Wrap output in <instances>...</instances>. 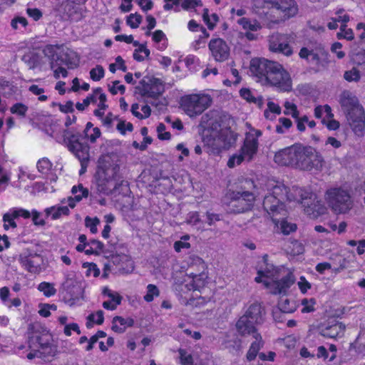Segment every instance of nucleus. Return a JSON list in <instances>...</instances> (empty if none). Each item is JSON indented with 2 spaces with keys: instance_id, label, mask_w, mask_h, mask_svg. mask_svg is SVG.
<instances>
[{
  "instance_id": "obj_1",
  "label": "nucleus",
  "mask_w": 365,
  "mask_h": 365,
  "mask_svg": "<svg viewBox=\"0 0 365 365\" xmlns=\"http://www.w3.org/2000/svg\"><path fill=\"white\" fill-rule=\"evenodd\" d=\"M265 314V308L262 304L255 302L245 309L235 324V328L239 336H252L255 339L246 354V359L249 361L255 359L257 354L262 361H273L274 360L276 354L274 351H269L267 355L262 352L259 353L264 346V341L258 331L257 327L263 324Z\"/></svg>"
},
{
  "instance_id": "obj_2",
  "label": "nucleus",
  "mask_w": 365,
  "mask_h": 365,
  "mask_svg": "<svg viewBox=\"0 0 365 365\" xmlns=\"http://www.w3.org/2000/svg\"><path fill=\"white\" fill-rule=\"evenodd\" d=\"M250 72L264 84H270L283 91H289L292 88L289 73L276 61L254 58L250 62Z\"/></svg>"
},
{
  "instance_id": "obj_3",
  "label": "nucleus",
  "mask_w": 365,
  "mask_h": 365,
  "mask_svg": "<svg viewBox=\"0 0 365 365\" xmlns=\"http://www.w3.org/2000/svg\"><path fill=\"white\" fill-rule=\"evenodd\" d=\"M200 125L216 133L210 144L214 154L219 155L228 148V116L221 110L213 109L203 115Z\"/></svg>"
},
{
  "instance_id": "obj_4",
  "label": "nucleus",
  "mask_w": 365,
  "mask_h": 365,
  "mask_svg": "<svg viewBox=\"0 0 365 365\" xmlns=\"http://www.w3.org/2000/svg\"><path fill=\"white\" fill-rule=\"evenodd\" d=\"M340 104L354 133L361 135L365 127V113L357 98L350 91H344L340 96Z\"/></svg>"
},
{
  "instance_id": "obj_5",
  "label": "nucleus",
  "mask_w": 365,
  "mask_h": 365,
  "mask_svg": "<svg viewBox=\"0 0 365 365\" xmlns=\"http://www.w3.org/2000/svg\"><path fill=\"white\" fill-rule=\"evenodd\" d=\"M53 336L45 328L30 326L28 329V346L30 349H38L45 356H54L56 346L53 344Z\"/></svg>"
},
{
  "instance_id": "obj_6",
  "label": "nucleus",
  "mask_w": 365,
  "mask_h": 365,
  "mask_svg": "<svg viewBox=\"0 0 365 365\" xmlns=\"http://www.w3.org/2000/svg\"><path fill=\"white\" fill-rule=\"evenodd\" d=\"M81 139L82 135L78 132L64 131L63 142L68 150L80 161L81 166L80 173L85 172L90 160V147L87 143H82Z\"/></svg>"
},
{
  "instance_id": "obj_7",
  "label": "nucleus",
  "mask_w": 365,
  "mask_h": 365,
  "mask_svg": "<svg viewBox=\"0 0 365 365\" xmlns=\"http://www.w3.org/2000/svg\"><path fill=\"white\" fill-rule=\"evenodd\" d=\"M324 158L313 147L297 144L295 168L302 170H319L324 165Z\"/></svg>"
},
{
  "instance_id": "obj_8",
  "label": "nucleus",
  "mask_w": 365,
  "mask_h": 365,
  "mask_svg": "<svg viewBox=\"0 0 365 365\" xmlns=\"http://www.w3.org/2000/svg\"><path fill=\"white\" fill-rule=\"evenodd\" d=\"M212 103V98L208 94L192 93L185 95L180 98V106L190 118L202 114Z\"/></svg>"
},
{
  "instance_id": "obj_9",
  "label": "nucleus",
  "mask_w": 365,
  "mask_h": 365,
  "mask_svg": "<svg viewBox=\"0 0 365 365\" xmlns=\"http://www.w3.org/2000/svg\"><path fill=\"white\" fill-rule=\"evenodd\" d=\"M255 6L257 8H267L272 11H276L280 16V19L271 20L275 24L294 16L298 11L294 0H255Z\"/></svg>"
},
{
  "instance_id": "obj_10",
  "label": "nucleus",
  "mask_w": 365,
  "mask_h": 365,
  "mask_svg": "<svg viewBox=\"0 0 365 365\" xmlns=\"http://www.w3.org/2000/svg\"><path fill=\"white\" fill-rule=\"evenodd\" d=\"M256 138L247 134L245 139L244 144L241 147L238 154L230 157V168L240 165L244 160L251 161L258 150L257 138L262 135V131L255 130Z\"/></svg>"
},
{
  "instance_id": "obj_11",
  "label": "nucleus",
  "mask_w": 365,
  "mask_h": 365,
  "mask_svg": "<svg viewBox=\"0 0 365 365\" xmlns=\"http://www.w3.org/2000/svg\"><path fill=\"white\" fill-rule=\"evenodd\" d=\"M119 167L118 165L109 166L102 168L96 173V184L98 190L108 194L112 190H118Z\"/></svg>"
},
{
  "instance_id": "obj_12",
  "label": "nucleus",
  "mask_w": 365,
  "mask_h": 365,
  "mask_svg": "<svg viewBox=\"0 0 365 365\" xmlns=\"http://www.w3.org/2000/svg\"><path fill=\"white\" fill-rule=\"evenodd\" d=\"M325 197L329 206L336 212L345 213L351 207L350 195L341 188L328 190Z\"/></svg>"
},
{
  "instance_id": "obj_13",
  "label": "nucleus",
  "mask_w": 365,
  "mask_h": 365,
  "mask_svg": "<svg viewBox=\"0 0 365 365\" xmlns=\"http://www.w3.org/2000/svg\"><path fill=\"white\" fill-rule=\"evenodd\" d=\"M135 91L142 97L158 98L164 91L163 85L160 79L144 76L135 87Z\"/></svg>"
},
{
  "instance_id": "obj_14",
  "label": "nucleus",
  "mask_w": 365,
  "mask_h": 365,
  "mask_svg": "<svg viewBox=\"0 0 365 365\" xmlns=\"http://www.w3.org/2000/svg\"><path fill=\"white\" fill-rule=\"evenodd\" d=\"M254 200L255 197L251 192L230 193V213L236 214L250 210Z\"/></svg>"
},
{
  "instance_id": "obj_15",
  "label": "nucleus",
  "mask_w": 365,
  "mask_h": 365,
  "mask_svg": "<svg viewBox=\"0 0 365 365\" xmlns=\"http://www.w3.org/2000/svg\"><path fill=\"white\" fill-rule=\"evenodd\" d=\"M346 326L336 318H329L317 327L319 334L326 338H341L344 335Z\"/></svg>"
},
{
  "instance_id": "obj_16",
  "label": "nucleus",
  "mask_w": 365,
  "mask_h": 365,
  "mask_svg": "<svg viewBox=\"0 0 365 365\" xmlns=\"http://www.w3.org/2000/svg\"><path fill=\"white\" fill-rule=\"evenodd\" d=\"M18 261L21 267L28 272L38 274L41 271V256L29 250H24L19 254Z\"/></svg>"
},
{
  "instance_id": "obj_17",
  "label": "nucleus",
  "mask_w": 365,
  "mask_h": 365,
  "mask_svg": "<svg viewBox=\"0 0 365 365\" xmlns=\"http://www.w3.org/2000/svg\"><path fill=\"white\" fill-rule=\"evenodd\" d=\"M269 46L272 52L282 53L287 56L292 54L287 35L279 33L272 34L269 38Z\"/></svg>"
},
{
  "instance_id": "obj_18",
  "label": "nucleus",
  "mask_w": 365,
  "mask_h": 365,
  "mask_svg": "<svg viewBox=\"0 0 365 365\" xmlns=\"http://www.w3.org/2000/svg\"><path fill=\"white\" fill-rule=\"evenodd\" d=\"M263 207L269 215H272V220L276 225H278L279 222V217L277 216L279 214L284 215L286 212L284 204L274 196L269 195H266L264 198Z\"/></svg>"
},
{
  "instance_id": "obj_19",
  "label": "nucleus",
  "mask_w": 365,
  "mask_h": 365,
  "mask_svg": "<svg viewBox=\"0 0 365 365\" xmlns=\"http://www.w3.org/2000/svg\"><path fill=\"white\" fill-rule=\"evenodd\" d=\"M301 203L304 208V212L313 217H317L326 212L324 204L322 201L317 200L315 195L310 194L309 196L302 197Z\"/></svg>"
},
{
  "instance_id": "obj_20",
  "label": "nucleus",
  "mask_w": 365,
  "mask_h": 365,
  "mask_svg": "<svg viewBox=\"0 0 365 365\" xmlns=\"http://www.w3.org/2000/svg\"><path fill=\"white\" fill-rule=\"evenodd\" d=\"M212 56L216 61L222 62L228 58V45L222 38H212L208 43Z\"/></svg>"
},
{
  "instance_id": "obj_21",
  "label": "nucleus",
  "mask_w": 365,
  "mask_h": 365,
  "mask_svg": "<svg viewBox=\"0 0 365 365\" xmlns=\"http://www.w3.org/2000/svg\"><path fill=\"white\" fill-rule=\"evenodd\" d=\"M297 144L282 149L274 155V162L280 165L292 166L295 168Z\"/></svg>"
},
{
  "instance_id": "obj_22",
  "label": "nucleus",
  "mask_w": 365,
  "mask_h": 365,
  "mask_svg": "<svg viewBox=\"0 0 365 365\" xmlns=\"http://www.w3.org/2000/svg\"><path fill=\"white\" fill-rule=\"evenodd\" d=\"M295 277L292 272L288 273L280 280L274 282V294L286 293L287 290L294 283Z\"/></svg>"
},
{
  "instance_id": "obj_23",
  "label": "nucleus",
  "mask_w": 365,
  "mask_h": 365,
  "mask_svg": "<svg viewBox=\"0 0 365 365\" xmlns=\"http://www.w3.org/2000/svg\"><path fill=\"white\" fill-rule=\"evenodd\" d=\"M134 324V320L130 318H123L120 316H115L112 320L111 329L118 334L125 332L127 328L133 327Z\"/></svg>"
},
{
  "instance_id": "obj_24",
  "label": "nucleus",
  "mask_w": 365,
  "mask_h": 365,
  "mask_svg": "<svg viewBox=\"0 0 365 365\" xmlns=\"http://www.w3.org/2000/svg\"><path fill=\"white\" fill-rule=\"evenodd\" d=\"M63 58L57 57L56 61H60L63 63L69 69H74L79 66L80 58L76 52L68 48L63 53Z\"/></svg>"
},
{
  "instance_id": "obj_25",
  "label": "nucleus",
  "mask_w": 365,
  "mask_h": 365,
  "mask_svg": "<svg viewBox=\"0 0 365 365\" xmlns=\"http://www.w3.org/2000/svg\"><path fill=\"white\" fill-rule=\"evenodd\" d=\"M78 191L81 192V195H75L74 197H68V207L73 209L77 202H79L82 200L83 197H87L88 196V189L83 187L81 184L78 185H74L71 188V192L73 194H76Z\"/></svg>"
},
{
  "instance_id": "obj_26",
  "label": "nucleus",
  "mask_w": 365,
  "mask_h": 365,
  "mask_svg": "<svg viewBox=\"0 0 365 365\" xmlns=\"http://www.w3.org/2000/svg\"><path fill=\"white\" fill-rule=\"evenodd\" d=\"M189 277H192V280L186 284L187 289L201 292V289L205 287L207 283L206 277H204V274H195L190 273Z\"/></svg>"
},
{
  "instance_id": "obj_27",
  "label": "nucleus",
  "mask_w": 365,
  "mask_h": 365,
  "mask_svg": "<svg viewBox=\"0 0 365 365\" xmlns=\"http://www.w3.org/2000/svg\"><path fill=\"white\" fill-rule=\"evenodd\" d=\"M317 52L319 51H313L312 47L307 46L300 49L299 56L301 58L306 59L308 62L318 65L320 63L322 56Z\"/></svg>"
},
{
  "instance_id": "obj_28",
  "label": "nucleus",
  "mask_w": 365,
  "mask_h": 365,
  "mask_svg": "<svg viewBox=\"0 0 365 365\" xmlns=\"http://www.w3.org/2000/svg\"><path fill=\"white\" fill-rule=\"evenodd\" d=\"M46 212L50 215L52 220L59 219L62 215L68 216L70 215V210L68 206L51 207L46 208Z\"/></svg>"
},
{
  "instance_id": "obj_29",
  "label": "nucleus",
  "mask_w": 365,
  "mask_h": 365,
  "mask_svg": "<svg viewBox=\"0 0 365 365\" xmlns=\"http://www.w3.org/2000/svg\"><path fill=\"white\" fill-rule=\"evenodd\" d=\"M297 304L294 300L282 297L278 302V308L281 312L292 313L297 309Z\"/></svg>"
},
{
  "instance_id": "obj_30",
  "label": "nucleus",
  "mask_w": 365,
  "mask_h": 365,
  "mask_svg": "<svg viewBox=\"0 0 365 365\" xmlns=\"http://www.w3.org/2000/svg\"><path fill=\"white\" fill-rule=\"evenodd\" d=\"M288 192L289 188L284 185H276L273 187L272 193L269 195L274 196L284 204L286 200H290Z\"/></svg>"
},
{
  "instance_id": "obj_31",
  "label": "nucleus",
  "mask_w": 365,
  "mask_h": 365,
  "mask_svg": "<svg viewBox=\"0 0 365 365\" xmlns=\"http://www.w3.org/2000/svg\"><path fill=\"white\" fill-rule=\"evenodd\" d=\"M202 19L207 28L210 30H213L219 21V16L215 13L210 16L208 9L205 8L203 9Z\"/></svg>"
},
{
  "instance_id": "obj_32",
  "label": "nucleus",
  "mask_w": 365,
  "mask_h": 365,
  "mask_svg": "<svg viewBox=\"0 0 365 365\" xmlns=\"http://www.w3.org/2000/svg\"><path fill=\"white\" fill-rule=\"evenodd\" d=\"M62 46H63L62 44L61 45L47 44L45 46V47L43 49V53H44V55L46 56H47L49 59L51 60V69L54 68L55 63H54L53 61H54V57L56 54V50L61 48Z\"/></svg>"
},
{
  "instance_id": "obj_33",
  "label": "nucleus",
  "mask_w": 365,
  "mask_h": 365,
  "mask_svg": "<svg viewBox=\"0 0 365 365\" xmlns=\"http://www.w3.org/2000/svg\"><path fill=\"white\" fill-rule=\"evenodd\" d=\"M89 248L85 250L86 255H99L103 251L104 244L98 240H91L88 242Z\"/></svg>"
},
{
  "instance_id": "obj_34",
  "label": "nucleus",
  "mask_w": 365,
  "mask_h": 365,
  "mask_svg": "<svg viewBox=\"0 0 365 365\" xmlns=\"http://www.w3.org/2000/svg\"><path fill=\"white\" fill-rule=\"evenodd\" d=\"M104 322V313L102 310H98L96 314L91 313L87 317L86 327L91 328L93 324L101 325Z\"/></svg>"
},
{
  "instance_id": "obj_35",
  "label": "nucleus",
  "mask_w": 365,
  "mask_h": 365,
  "mask_svg": "<svg viewBox=\"0 0 365 365\" xmlns=\"http://www.w3.org/2000/svg\"><path fill=\"white\" fill-rule=\"evenodd\" d=\"M98 98L99 100L98 108L93 110V115L97 118H102L104 115V111L108 107V106L106 104L107 97L106 95L104 93H100Z\"/></svg>"
},
{
  "instance_id": "obj_36",
  "label": "nucleus",
  "mask_w": 365,
  "mask_h": 365,
  "mask_svg": "<svg viewBox=\"0 0 365 365\" xmlns=\"http://www.w3.org/2000/svg\"><path fill=\"white\" fill-rule=\"evenodd\" d=\"M150 53V50L146 46L140 44L138 48H136L133 52V58L138 62H141L144 61L145 58H148Z\"/></svg>"
},
{
  "instance_id": "obj_37",
  "label": "nucleus",
  "mask_w": 365,
  "mask_h": 365,
  "mask_svg": "<svg viewBox=\"0 0 365 365\" xmlns=\"http://www.w3.org/2000/svg\"><path fill=\"white\" fill-rule=\"evenodd\" d=\"M38 289L43 292L44 296L50 297L56 294V289L53 284L50 282H42L38 286Z\"/></svg>"
},
{
  "instance_id": "obj_38",
  "label": "nucleus",
  "mask_w": 365,
  "mask_h": 365,
  "mask_svg": "<svg viewBox=\"0 0 365 365\" xmlns=\"http://www.w3.org/2000/svg\"><path fill=\"white\" fill-rule=\"evenodd\" d=\"M160 295V290L158 287L153 284H149L147 286V292L143 297L144 300L146 302H151L153 301L155 297Z\"/></svg>"
},
{
  "instance_id": "obj_39",
  "label": "nucleus",
  "mask_w": 365,
  "mask_h": 365,
  "mask_svg": "<svg viewBox=\"0 0 365 365\" xmlns=\"http://www.w3.org/2000/svg\"><path fill=\"white\" fill-rule=\"evenodd\" d=\"M37 169L42 174H48L52 169V163L46 158H43L37 162Z\"/></svg>"
},
{
  "instance_id": "obj_40",
  "label": "nucleus",
  "mask_w": 365,
  "mask_h": 365,
  "mask_svg": "<svg viewBox=\"0 0 365 365\" xmlns=\"http://www.w3.org/2000/svg\"><path fill=\"white\" fill-rule=\"evenodd\" d=\"M190 240L189 235H185L181 237L180 240L176 241L174 242V250L176 252H180L182 249H189L191 245L190 243L187 242Z\"/></svg>"
},
{
  "instance_id": "obj_41",
  "label": "nucleus",
  "mask_w": 365,
  "mask_h": 365,
  "mask_svg": "<svg viewBox=\"0 0 365 365\" xmlns=\"http://www.w3.org/2000/svg\"><path fill=\"white\" fill-rule=\"evenodd\" d=\"M142 16L138 13L130 14L127 16L126 24L131 29H137L142 22Z\"/></svg>"
},
{
  "instance_id": "obj_42",
  "label": "nucleus",
  "mask_w": 365,
  "mask_h": 365,
  "mask_svg": "<svg viewBox=\"0 0 365 365\" xmlns=\"http://www.w3.org/2000/svg\"><path fill=\"white\" fill-rule=\"evenodd\" d=\"M118 121L116 129L122 135H125L127 131L132 132L133 130V125L131 123L126 122L119 118Z\"/></svg>"
},
{
  "instance_id": "obj_43",
  "label": "nucleus",
  "mask_w": 365,
  "mask_h": 365,
  "mask_svg": "<svg viewBox=\"0 0 365 365\" xmlns=\"http://www.w3.org/2000/svg\"><path fill=\"white\" fill-rule=\"evenodd\" d=\"M105 76V70L101 65H97L90 71V77L93 81H101Z\"/></svg>"
},
{
  "instance_id": "obj_44",
  "label": "nucleus",
  "mask_w": 365,
  "mask_h": 365,
  "mask_svg": "<svg viewBox=\"0 0 365 365\" xmlns=\"http://www.w3.org/2000/svg\"><path fill=\"white\" fill-rule=\"evenodd\" d=\"M279 225L282 232L284 235H289L291 232H294L297 229L296 224L289 223L287 221L281 218H279V222L277 226Z\"/></svg>"
},
{
  "instance_id": "obj_45",
  "label": "nucleus",
  "mask_w": 365,
  "mask_h": 365,
  "mask_svg": "<svg viewBox=\"0 0 365 365\" xmlns=\"http://www.w3.org/2000/svg\"><path fill=\"white\" fill-rule=\"evenodd\" d=\"M16 217H14V212L12 213H5L3 215L4 228L8 230L9 227L16 228L17 227L15 222Z\"/></svg>"
},
{
  "instance_id": "obj_46",
  "label": "nucleus",
  "mask_w": 365,
  "mask_h": 365,
  "mask_svg": "<svg viewBox=\"0 0 365 365\" xmlns=\"http://www.w3.org/2000/svg\"><path fill=\"white\" fill-rule=\"evenodd\" d=\"M10 111L13 114L24 117L28 111V106L22 103H16L11 107Z\"/></svg>"
},
{
  "instance_id": "obj_47",
  "label": "nucleus",
  "mask_w": 365,
  "mask_h": 365,
  "mask_svg": "<svg viewBox=\"0 0 365 365\" xmlns=\"http://www.w3.org/2000/svg\"><path fill=\"white\" fill-rule=\"evenodd\" d=\"M119 116L118 115H114L113 113L109 112L107 113L106 116H103L102 118H98L104 127L107 128H113V123L114 120H118Z\"/></svg>"
},
{
  "instance_id": "obj_48",
  "label": "nucleus",
  "mask_w": 365,
  "mask_h": 365,
  "mask_svg": "<svg viewBox=\"0 0 365 365\" xmlns=\"http://www.w3.org/2000/svg\"><path fill=\"white\" fill-rule=\"evenodd\" d=\"M180 361L182 365H194V360L190 354H187L183 349H179Z\"/></svg>"
},
{
  "instance_id": "obj_49",
  "label": "nucleus",
  "mask_w": 365,
  "mask_h": 365,
  "mask_svg": "<svg viewBox=\"0 0 365 365\" xmlns=\"http://www.w3.org/2000/svg\"><path fill=\"white\" fill-rule=\"evenodd\" d=\"M285 110L284 111V115H291L292 118H298L299 113L297 110V106L289 101H286L284 104Z\"/></svg>"
},
{
  "instance_id": "obj_50",
  "label": "nucleus",
  "mask_w": 365,
  "mask_h": 365,
  "mask_svg": "<svg viewBox=\"0 0 365 365\" xmlns=\"http://www.w3.org/2000/svg\"><path fill=\"white\" fill-rule=\"evenodd\" d=\"M165 125L163 123H160L157 126L158 138L161 140H168L171 138L170 133L165 131Z\"/></svg>"
},
{
  "instance_id": "obj_51",
  "label": "nucleus",
  "mask_w": 365,
  "mask_h": 365,
  "mask_svg": "<svg viewBox=\"0 0 365 365\" xmlns=\"http://www.w3.org/2000/svg\"><path fill=\"white\" fill-rule=\"evenodd\" d=\"M263 259L264 263L266 264V268L264 269H259L257 272L258 274H261V276H266L267 278H269L274 275V268L273 265H269L267 263V255H265L263 257Z\"/></svg>"
},
{
  "instance_id": "obj_52",
  "label": "nucleus",
  "mask_w": 365,
  "mask_h": 365,
  "mask_svg": "<svg viewBox=\"0 0 365 365\" xmlns=\"http://www.w3.org/2000/svg\"><path fill=\"white\" fill-rule=\"evenodd\" d=\"M85 222L86 226L90 229L92 234H96L98 232L97 226L100 223L98 217L91 218L88 216L86 217Z\"/></svg>"
},
{
  "instance_id": "obj_53",
  "label": "nucleus",
  "mask_w": 365,
  "mask_h": 365,
  "mask_svg": "<svg viewBox=\"0 0 365 365\" xmlns=\"http://www.w3.org/2000/svg\"><path fill=\"white\" fill-rule=\"evenodd\" d=\"M344 78H345V80H346L347 81H349V82H351V81L357 82L360 79V73H359V71L356 68H353L351 70L347 71L344 73Z\"/></svg>"
},
{
  "instance_id": "obj_54",
  "label": "nucleus",
  "mask_w": 365,
  "mask_h": 365,
  "mask_svg": "<svg viewBox=\"0 0 365 365\" xmlns=\"http://www.w3.org/2000/svg\"><path fill=\"white\" fill-rule=\"evenodd\" d=\"M230 348H232L233 351L238 355L242 353V340L238 336H235L231 341H230Z\"/></svg>"
},
{
  "instance_id": "obj_55",
  "label": "nucleus",
  "mask_w": 365,
  "mask_h": 365,
  "mask_svg": "<svg viewBox=\"0 0 365 365\" xmlns=\"http://www.w3.org/2000/svg\"><path fill=\"white\" fill-rule=\"evenodd\" d=\"M344 12V9H339L335 12V14L338 16V17L336 18V20L338 21V22L342 23L340 28L341 30H344L345 28H346V23L349 21V16L347 14L342 15Z\"/></svg>"
},
{
  "instance_id": "obj_56",
  "label": "nucleus",
  "mask_w": 365,
  "mask_h": 365,
  "mask_svg": "<svg viewBox=\"0 0 365 365\" xmlns=\"http://www.w3.org/2000/svg\"><path fill=\"white\" fill-rule=\"evenodd\" d=\"M187 222L192 225H198L202 223L200 213L197 211L190 212L187 215Z\"/></svg>"
},
{
  "instance_id": "obj_57",
  "label": "nucleus",
  "mask_w": 365,
  "mask_h": 365,
  "mask_svg": "<svg viewBox=\"0 0 365 365\" xmlns=\"http://www.w3.org/2000/svg\"><path fill=\"white\" fill-rule=\"evenodd\" d=\"M108 90L112 95H116L118 91L123 94L125 92V87L124 85L120 84V81L116 80L113 82V86L109 87Z\"/></svg>"
},
{
  "instance_id": "obj_58",
  "label": "nucleus",
  "mask_w": 365,
  "mask_h": 365,
  "mask_svg": "<svg viewBox=\"0 0 365 365\" xmlns=\"http://www.w3.org/2000/svg\"><path fill=\"white\" fill-rule=\"evenodd\" d=\"M71 331L76 332L78 334H81L79 326L76 323H71L65 325L63 332L66 336H70L72 334Z\"/></svg>"
},
{
  "instance_id": "obj_59",
  "label": "nucleus",
  "mask_w": 365,
  "mask_h": 365,
  "mask_svg": "<svg viewBox=\"0 0 365 365\" xmlns=\"http://www.w3.org/2000/svg\"><path fill=\"white\" fill-rule=\"evenodd\" d=\"M103 89L101 87H97L93 89L92 93L89 94L85 99L88 100L89 105L91 103H96L100 93H103Z\"/></svg>"
},
{
  "instance_id": "obj_60",
  "label": "nucleus",
  "mask_w": 365,
  "mask_h": 365,
  "mask_svg": "<svg viewBox=\"0 0 365 365\" xmlns=\"http://www.w3.org/2000/svg\"><path fill=\"white\" fill-rule=\"evenodd\" d=\"M26 14L36 21H38L43 16L41 11L37 8H28Z\"/></svg>"
},
{
  "instance_id": "obj_61",
  "label": "nucleus",
  "mask_w": 365,
  "mask_h": 365,
  "mask_svg": "<svg viewBox=\"0 0 365 365\" xmlns=\"http://www.w3.org/2000/svg\"><path fill=\"white\" fill-rule=\"evenodd\" d=\"M59 110L63 113H71L74 112L73 103L68 101L64 105L58 104Z\"/></svg>"
},
{
  "instance_id": "obj_62",
  "label": "nucleus",
  "mask_w": 365,
  "mask_h": 365,
  "mask_svg": "<svg viewBox=\"0 0 365 365\" xmlns=\"http://www.w3.org/2000/svg\"><path fill=\"white\" fill-rule=\"evenodd\" d=\"M18 24H21L23 27L25 28L28 25V21L25 17L17 16L11 20V26L14 29H17Z\"/></svg>"
},
{
  "instance_id": "obj_63",
  "label": "nucleus",
  "mask_w": 365,
  "mask_h": 365,
  "mask_svg": "<svg viewBox=\"0 0 365 365\" xmlns=\"http://www.w3.org/2000/svg\"><path fill=\"white\" fill-rule=\"evenodd\" d=\"M101 135V130L98 127H95L92 129V133H88V135H85V138L89 140L91 143H94L100 138Z\"/></svg>"
},
{
  "instance_id": "obj_64",
  "label": "nucleus",
  "mask_w": 365,
  "mask_h": 365,
  "mask_svg": "<svg viewBox=\"0 0 365 365\" xmlns=\"http://www.w3.org/2000/svg\"><path fill=\"white\" fill-rule=\"evenodd\" d=\"M207 222L209 225H212L215 222H218L222 220V215L220 214L212 213L209 211L206 212Z\"/></svg>"
}]
</instances>
